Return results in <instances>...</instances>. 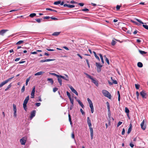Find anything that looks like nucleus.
<instances>
[{
    "instance_id": "1",
    "label": "nucleus",
    "mask_w": 148,
    "mask_h": 148,
    "mask_svg": "<svg viewBox=\"0 0 148 148\" xmlns=\"http://www.w3.org/2000/svg\"><path fill=\"white\" fill-rule=\"evenodd\" d=\"M87 122L90 130L91 139H92L93 135V128L92 127V124L91 123L90 120L88 117L87 118Z\"/></svg>"
},
{
    "instance_id": "2",
    "label": "nucleus",
    "mask_w": 148,
    "mask_h": 148,
    "mask_svg": "<svg viewBox=\"0 0 148 148\" xmlns=\"http://www.w3.org/2000/svg\"><path fill=\"white\" fill-rule=\"evenodd\" d=\"M85 74L88 78H90L92 80V82L94 83L97 86H98L99 84L98 83V81L97 80L93 78L92 76L88 75V74L86 73H85Z\"/></svg>"
},
{
    "instance_id": "3",
    "label": "nucleus",
    "mask_w": 148,
    "mask_h": 148,
    "mask_svg": "<svg viewBox=\"0 0 148 148\" xmlns=\"http://www.w3.org/2000/svg\"><path fill=\"white\" fill-rule=\"evenodd\" d=\"M102 92L104 96L110 99L111 98V95L110 94L107 90H103L102 91Z\"/></svg>"
},
{
    "instance_id": "4",
    "label": "nucleus",
    "mask_w": 148,
    "mask_h": 148,
    "mask_svg": "<svg viewBox=\"0 0 148 148\" xmlns=\"http://www.w3.org/2000/svg\"><path fill=\"white\" fill-rule=\"evenodd\" d=\"M29 99V96L28 95L25 98L23 103V107L24 110L26 111L27 109V104Z\"/></svg>"
},
{
    "instance_id": "5",
    "label": "nucleus",
    "mask_w": 148,
    "mask_h": 148,
    "mask_svg": "<svg viewBox=\"0 0 148 148\" xmlns=\"http://www.w3.org/2000/svg\"><path fill=\"white\" fill-rule=\"evenodd\" d=\"M146 120L144 119L140 124L141 128L143 130H145L146 128Z\"/></svg>"
},
{
    "instance_id": "6",
    "label": "nucleus",
    "mask_w": 148,
    "mask_h": 148,
    "mask_svg": "<svg viewBox=\"0 0 148 148\" xmlns=\"http://www.w3.org/2000/svg\"><path fill=\"white\" fill-rule=\"evenodd\" d=\"M14 77V76L12 77H10L8 79L5 80V81L2 82L0 84V88L3 86L4 85L7 83L9 81H10L12 79H13Z\"/></svg>"
},
{
    "instance_id": "7",
    "label": "nucleus",
    "mask_w": 148,
    "mask_h": 148,
    "mask_svg": "<svg viewBox=\"0 0 148 148\" xmlns=\"http://www.w3.org/2000/svg\"><path fill=\"white\" fill-rule=\"evenodd\" d=\"M96 65L97 68V71L98 72H100L101 70V68L102 65L100 64L99 63H96Z\"/></svg>"
},
{
    "instance_id": "8",
    "label": "nucleus",
    "mask_w": 148,
    "mask_h": 148,
    "mask_svg": "<svg viewBox=\"0 0 148 148\" xmlns=\"http://www.w3.org/2000/svg\"><path fill=\"white\" fill-rule=\"evenodd\" d=\"M27 138L25 137H23L20 140V142L22 145H25L26 142Z\"/></svg>"
},
{
    "instance_id": "9",
    "label": "nucleus",
    "mask_w": 148,
    "mask_h": 148,
    "mask_svg": "<svg viewBox=\"0 0 148 148\" xmlns=\"http://www.w3.org/2000/svg\"><path fill=\"white\" fill-rule=\"evenodd\" d=\"M140 95L143 98L146 99L147 98V94L145 91L144 90H142L140 93Z\"/></svg>"
},
{
    "instance_id": "10",
    "label": "nucleus",
    "mask_w": 148,
    "mask_h": 148,
    "mask_svg": "<svg viewBox=\"0 0 148 148\" xmlns=\"http://www.w3.org/2000/svg\"><path fill=\"white\" fill-rule=\"evenodd\" d=\"M69 87L73 92L76 95H78V93L77 91L73 88L72 86H69Z\"/></svg>"
},
{
    "instance_id": "11",
    "label": "nucleus",
    "mask_w": 148,
    "mask_h": 148,
    "mask_svg": "<svg viewBox=\"0 0 148 148\" xmlns=\"http://www.w3.org/2000/svg\"><path fill=\"white\" fill-rule=\"evenodd\" d=\"M65 75L66 76V77H65L61 75H59V77H60L61 78H62L63 79H65L66 81H68L69 80V78L68 75Z\"/></svg>"
},
{
    "instance_id": "12",
    "label": "nucleus",
    "mask_w": 148,
    "mask_h": 148,
    "mask_svg": "<svg viewBox=\"0 0 148 148\" xmlns=\"http://www.w3.org/2000/svg\"><path fill=\"white\" fill-rule=\"evenodd\" d=\"M35 86H34L32 90L31 93V97L32 98H34V93L35 92Z\"/></svg>"
},
{
    "instance_id": "13",
    "label": "nucleus",
    "mask_w": 148,
    "mask_h": 148,
    "mask_svg": "<svg viewBox=\"0 0 148 148\" xmlns=\"http://www.w3.org/2000/svg\"><path fill=\"white\" fill-rule=\"evenodd\" d=\"M36 111L35 110H33L31 112L30 118L32 119L34 117L36 114Z\"/></svg>"
},
{
    "instance_id": "14",
    "label": "nucleus",
    "mask_w": 148,
    "mask_h": 148,
    "mask_svg": "<svg viewBox=\"0 0 148 148\" xmlns=\"http://www.w3.org/2000/svg\"><path fill=\"white\" fill-rule=\"evenodd\" d=\"M107 105V108L108 109V116H109L110 115V106L109 103L108 102H106Z\"/></svg>"
},
{
    "instance_id": "15",
    "label": "nucleus",
    "mask_w": 148,
    "mask_h": 148,
    "mask_svg": "<svg viewBox=\"0 0 148 148\" xmlns=\"http://www.w3.org/2000/svg\"><path fill=\"white\" fill-rule=\"evenodd\" d=\"M8 29H3L0 31V35L3 36L4 33L8 31Z\"/></svg>"
},
{
    "instance_id": "16",
    "label": "nucleus",
    "mask_w": 148,
    "mask_h": 148,
    "mask_svg": "<svg viewBox=\"0 0 148 148\" xmlns=\"http://www.w3.org/2000/svg\"><path fill=\"white\" fill-rule=\"evenodd\" d=\"M90 107L91 109V111L92 113H93L94 111V109L93 106V103H91L89 104Z\"/></svg>"
},
{
    "instance_id": "17",
    "label": "nucleus",
    "mask_w": 148,
    "mask_h": 148,
    "mask_svg": "<svg viewBox=\"0 0 148 148\" xmlns=\"http://www.w3.org/2000/svg\"><path fill=\"white\" fill-rule=\"evenodd\" d=\"M44 73V72H43V71H40L39 72H37V73H36L34 74V75L35 76L40 75Z\"/></svg>"
},
{
    "instance_id": "18",
    "label": "nucleus",
    "mask_w": 148,
    "mask_h": 148,
    "mask_svg": "<svg viewBox=\"0 0 148 148\" xmlns=\"http://www.w3.org/2000/svg\"><path fill=\"white\" fill-rule=\"evenodd\" d=\"M99 55L100 57L101 60V61L102 63L103 64H104V61L103 60V57L102 54H101V53H99Z\"/></svg>"
},
{
    "instance_id": "19",
    "label": "nucleus",
    "mask_w": 148,
    "mask_h": 148,
    "mask_svg": "<svg viewBox=\"0 0 148 148\" xmlns=\"http://www.w3.org/2000/svg\"><path fill=\"white\" fill-rule=\"evenodd\" d=\"M58 80L60 86L62 85V80L60 77H58Z\"/></svg>"
},
{
    "instance_id": "20",
    "label": "nucleus",
    "mask_w": 148,
    "mask_h": 148,
    "mask_svg": "<svg viewBox=\"0 0 148 148\" xmlns=\"http://www.w3.org/2000/svg\"><path fill=\"white\" fill-rule=\"evenodd\" d=\"M60 32H54L52 34V35L53 36H57L60 34Z\"/></svg>"
},
{
    "instance_id": "21",
    "label": "nucleus",
    "mask_w": 148,
    "mask_h": 148,
    "mask_svg": "<svg viewBox=\"0 0 148 148\" xmlns=\"http://www.w3.org/2000/svg\"><path fill=\"white\" fill-rule=\"evenodd\" d=\"M132 128V125L131 124H130V127H129V128L128 129V131H127V133L128 134L130 133Z\"/></svg>"
},
{
    "instance_id": "22",
    "label": "nucleus",
    "mask_w": 148,
    "mask_h": 148,
    "mask_svg": "<svg viewBox=\"0 0 148 148\" xmlns=\"http://www.w3.org/2000/svg\"><path fill=\"white\" fill-rule=\"evenodd\" d=\"M125 112L127 114L128 116L130 112L129 109L125 107Z\"/></svg>"
},
{
    "instance_id": "23",
    "label": "nucleus",
    "mask_w": 148,
    "mask_h": 148,
    "mask_svg": "<svg viewBox=\"0 0 148 148\" xmlns=\"http://www.w3.org/2000/svg\"><path fill=\"white\" fill-rule=\"evenodd\" d=\"M78 101V103L80 105L81 107L82 108H84V106L83 104V103L81 102V101L79 100H78L77 101Z\"/></svg>"
},
{
    "instance_id": "24",
    "label": "nucleus",
    "mask_w": 148,
    "mask_h": 148,
    "mask_svg": "<svg viewBox=\"0 0 148 148\" xmlns=\"http://www.w3.org/2000/svg\"><path fill=\"white\" fill-rule=\"evenodd\" d=\"M137 66L139 67H142L143 66V64L141 62H138L137 64Z\"/></svg>"
},
{
    "instance_id": "25",
    "label": "nucleus",
    "mask_w": 148,
    "mask_h": 148,
    "mask_svg": "<svg viewBox=\"0 0 148 148\" xmlns=\"http://www.w3.org/2000/svg\"><path fill=\"white\" fill-rule=\"evenodd\" d=\"M138 51L139 52V53L142 55H143L144 54H145L147 53V52H146L145 51H141L140 49L138 50Z\"/></svg>"
},
{
    "instance_id": "26",
    "label": "nucleus",
    "mask_w": 148,
    "mask_h": 148,
    "mask_svg": "<svg viewBox=\"0 0 148 148\" xmlns=\"http://www.w3.org/2000/svg\"><path fill=\"white\" fill-rule=\"evenodd\" d=\"M47 81H49L50 82L51 84H53V79L51 78H48L47 79Z\"/></svg>"
},
{
    "instance_id": "27",
    "label": "nucleus",
    "mask_w": 148,
    "mask_h": 148,
    "mask_svg": "<svg viewBox=\"0 0 148 148\" xmlns=\"http://www.w3.org/2000/svg\"><path fill=\"white\" fill-rule=\"evenodd\" d=\"M36 15V13H33L31 14L29 16L31 17V18H33L34 16H35Z\"/></svg>"
},
{
    "instance_id": "28",
    "label": "nucleus",
    "mask_w": 148,
    "mask_h": 148,
    "mask_svg": "<svg viewBox=\"0 0 148 148\" xmlns=\"http://www.w3.org/2000/svg\"><path fill=\"white\" fill-rule=\"evenodd\" d=\"M69 119L71 124H72V121L71 115L69 114H68Z\"/></svg>"
},
{
    "instance_id": "29",
    "label": "nucleus",
    "mask_w": 148,
    "mask_h": 148,
    "mask_svg": "<svg viewBox=\"0 0 148 148\" xmlns=\"http://www.w3.org/2000/svg\"><path fill=\"white\" fill-rule=\"evenodd\" d=\"M13 108L14 112H16V106L14 104H13Z\"/></svg>"
},
{
    "instance_id": "30",
    "label": "nucleus",
    "mask_w": 148,
    "mask_h": 148,
    "mask_svg": "<svg viewBox=\"0 0 148 148\" xmlns=\"http://www.w3.org/2000/svg\"><path fill=\"white\" fill-rule=\"evenodd\" d=\"M135 19L141 24H144V23L142 21H141L139 19H138L136 18H135Z\"/></svg>"
},
{
    "instance_id": "31",
    "label": "nucleus",
    "mask_w": 148,
    "mask_h": 148,
    "mask_svg": "<svg viewBox=\"0 0 148 148\" xmlns=\"http://www.w3.org/2000/svg\"><path fill=\"white\" fill-rule=\"evenodd\" d=\"M117 92L118 95V100L119 101V102L120 100V95L119 93V91H117Z\"/></svg>"
},
{
    "instance_id": "32",
    "label": "nucleus",
    "mask_w": 148,
    "mask_h": 148,
    "mask_svg": "<svg viewBox=\"0 0 148 148\" xmlns=\"http://www.w3.org/2000/svg\"><path fill=\"white\" fill-rule=\"evenodd\" d=\"M24 42L23 40H20L18 42L16 43V44L17 45H19L22 43H23Z\"/></svg>"
},
{
    "instance_id": "33",
    "label": "nucleus",
    "mask_w": 148,
    "mask_h": 148,
    "mask_svg": "<svg viewBox=\"0 0 148 148\" xmlns=\"http://www.w3.org/2000/svg\"><path fill=\"white\" fill-rule=\"evenodd\" d=\"M11 84H10L9 85H8L7 88L5 89V91H7L8 90V89L10 88L11 87Z\"/></svg>"
},
{
    "instance_id": "34",
    "label": "nucleus",
    "mask_w": 148,
    "mask_h": 148,
    "mask_svg": "<svg viewBox=\"0 0 148 148\" xmlns=\"http://www.w3.org/2000/svg\"><path fill=\"white\" fill-rule=\"evenodd\" d=\"M46 10H50V11H53L55 12H57V11H56V10L52 9H51V8H46Z\"/></svg>"
},
{
    "instance_id": "35",
    "label": "nucleus",
    "mask_w": 148,
    "mask_h": 148,
    "mask_svg": "<svg viewBox=\"0 0 148 148\" xmlns=\"http://www.w3.org/2000/svg\"><path fill=\"white\" fill-rule=\"evenodd\" d=\"M135 85L136 89H139L140 87V85L139 84H135Z\"/></svg>"
},
{
    "instance_id": "36",
    "label": "nucleus",
    "mask_w": 148,
    "mask_h": 148,
    "mask_svg": "<svg viewBox=\"0 0 148 148\" xmlns=\"http://www.w3.org/2000/svg\"><path fill=\"white\" fill-rule=\"evenodd\" d=\"M60 3V1H55L54 2V4L56 5H58Z\"/></svg>"
},
{
    "instance_id": "37",
    "label": "nucleus",
    "mask_w": 148,
    "mask_h": 148,
    "mask_svg": "<svg viewBox=\"0 0 148 148\" xmlns=\"http://www.w3.org/2000/svg\"><path fill=\"white\" fill-rule=\"evenodd\" d=\"M75 7V6L74 5H71L70 4H68V7L72 8H74Z\"/></svg>"
},
{
    "instance_id": "38",
    "label": "nucleus",
    "mask_w": 148,
    "mask_h": 148,
    "mask_svg": "<svg viewBox=\"0 0 148 148\" xmlns=\"http://www.w3.org/2000/svg\"><path fill=\"white\" fill-rule=\"evenodd\" d=\"M50 74L52 75H53L55 76H56L57 77H58L59 75L56 74L54 73H51Z\"/></svg>"
},
{
    "instance_id": "39",
    "label": "nucleus",
    "mask_w": 148,
    "mask_h": 148,
    "mask_svg": "<svg viewBox=\"0 0 148 148\" xmlns=\"http://www.w3.org/2000/svg\"><path fill=\"white\" fill-rule=\"evenodd\" d=\"M87 101L88 103L89 104L92 103V102L91 101L89 98H88L87 99Z\"/></svg>"
},
{
    "instance_id": "40",
    "label": "nucleus",
    "mask_w": 148,
    "mask_h": 148,
    "mask_svg": "<svg viewBox=\"0 0 148 148\" xmlns=\"http://www.w3.org/2000/svg\"><path fill=\"white\" fill-rule=\"evenodd\" d=\"M82 11H85L86 12H88L89 11V10L88 9L85 8V9H83L82 10Z\"/></svg>"
},
{
    "instance_id": "41",
    "label": "nucleus",
    "mask_w": 148,
    "mask_h": 148,
    "mask_svg": "<svg viewBox=\"0 0 148 148\" xmlns=\"http://www.w3.org/2000/svg\"><path fill=\"white\" fill-rule=\"evenodd\" d=\"M69 99H70V100L71 103L72 104V105H73V99H72L71 98V97L70 98H69Z\"/></svg>"
},
{
    "instance_id": "42",
    "label": "nucleus",
    "mask_w": 148,
    "mask_h": 148,
    "mask_svg": "<svg viewBox=\"0 0 148 148\" xmlns=\"http://www.w3.org/2000/svg\"><path fill=\"white\" fill-rule=\"evenodd\" d=\"M116 42L115 41L113 40L111 44L112 45L114 46L115 45V44H116Z\"/></svg>"
},
{
    "instance_id": "43",
    "label": "nucleus",
    "mask_w": 148,
    "mask_h": 148,
    "mask_svg": "<svg viewBox=\"0 0 148 148\" xmlns=\"http://www.w3.org/2000/svg\"><path fill=\"white\" fill-rule=\"evenodd\" d=\"M143 26L145 29L148 30V25H143Z\"/></svg>"
},
{
    "instance_id": "44",
    "label": "nucleus",
    "mask_w": 148,
    "mask_h": 148,
    "mask_svg": "<svg viewBox=\"0 0 148 148\" xmlns=\"http://www.w3.org/2000/svg\"><path fill=\"white\" fill-rule=\"evenodd\" d=\"M66 94H67V95L68 96L69 98H71L70 93L69 92H68V91L66 92Z\"/></svg>"
},
{
    "instance_id": "45",
    "label": "nucleus",
    "mask_w": 148,
    "mask_h": 148,
    "mask_svg": "<svg viewBox=\"0 0 148 148\" xmlns=\"http://www.w3.org/2000/svg\"><path fill=\"white\" fill-rule=\"evenodd\" d=\"M25 86H24H24H23V87H22V89H21V92H24V91H25Z\"/></svg>"
},
{
    "instance_id": "46",
    "label": "nucleus",
    "mask_w": 148,
    "mask_h": 148,
    "mask_svg": "<svg viewBox=\"0 0 148 148\" xmlns=\"http://www.w3.org/2000/svg\"><path fill=\"white\" fill-rule=\"evenodd\" d=\"M136 93L137 98L138 99V98H139V93L138 91H136Z\"/></svg>"
},
{
    "instance_id": "47",
    "label": "nucleus",
    "mask_w": 148,
    "mask_h": 148,
    "mask_svg": "<svg viewBox=\"0 0 148 148\" xmlns=\"http://www.w3.org/2000/svg\"><path fill=\"white\" fill-rule=\"evenodd\" d=\"M29 79H30L29 78L27 79L26 80V83H25L26 86L28 84V83L29 81Z\"/></svg>"
},
{
    "instance_id": "48",
    "label": "nucleus",
    "mask_w": 148,
    "mask_h": 148,
    "mask_svg": "<svg viewBox=\"0 0 148 148\" xmlns=\"http://www.w3.org/2000/svg\"><path fill=\"white\" fill-rule=\"evenodd\" d=\"M121 6L117 5L116 6V9L117 10H119L120 9Z\"/></svg>"
},
{
    "instance_id": "49",
    "label": "nucleus",
    "mask_w": 148,
    "mask_h": 148,
    "mask_svg": "<svg viewBox=\"0 0 148 148\" xmlns=\"http://www.w3.org/2000/svg\"><path fill=\"white\" fill-rule=\"evenodd\" d=\"M86 61L87 64L88 65V67L89 68L90 67V64H89V62L88 60L87 59H86Z\"/></svg>"
},
{
    "instance_id": "50",
    "label": "nucleus",
    "mask_w": 148,
    "mask_h": 148,
    "mask_svg": "<svg viewBox=\"0 0 148 148\" xmlns=\"http://www.w3.org/2000/svg\"><path fill=\"white\" fill-rule=\"evenodd\" d=\"M58 89V88H57L56 87L54 88L53 89V91L54 92H55Z\"/></svg>"
},
{
    "instance_id": "51",
    "label": "nucleus",
    "mask_w": 148,
    "mask_h": 148,
    "mask_svg": "<svg viewBox=\"0 0 148 148\" xmlns=\"http://www.w3.org/2000/svg\"><path fill=\"white\" fill-rule=\"evenodd\" d=\"M71 137L75 139V135L73 132L71 134Z\"/></svg>"
},
{
    "instance_id": "52",
    "label": "nucleus",
    "mask_w": 148,
    "mask_h": 148,
    "mask_svg": "<svg viewBox=\"0 0 148 148\" xmlns=\"http://www.w3.org/2000/svg\"><path fill=\"white\" fill-rule=\"evenodd\" d=\"M80 111H81L82 115H84L85 114L82 108L80 109Z\"/></svg>"
},
{
    "instance_id": "53",
    "label": "nucleus",
    "mask_w": 148,
    "mask_h": 148,
    "mask_svg": "<svg viewBox=\"0 0 148 148\" xmlns=\"http://www.w3.org/2000/svg\"><path fill=\"white\" fill-rule=\"evenodd\" d=\"M122 122L120 121H119L117 124V127H118L119 126L121 125L122 124Z\"/></svg>"
},
{
    "instance_id": "54",
    "label": "nucleus",
    "mask_w": 148,
    "mask_h": 148,
    "mask_svg": "<svg viewBox=\"0 0 148 148\" xmlns=\"http://www.w3.org/2000/svg\"><path fill=\"white\" fill-rule=\"evenodd\" d=\"M106 60L108 64L109 65L110 64L109 60L107 58H106Z\"/></svg>"
},
{
    "instance_id": "55",
    "label": "nucleus",
    "mask_w": 148,
    "mask_h": 148,
    "mask_svg": "<svg viewBox=\"0 0 148 148\" xmlns=\"http://www.w3.org/2000/svg\"><path fill=\"white\" fill-rule=\"evenodd\" d=\"M53 60H54L51 59H47L45 60V62H49V61H53Z\"/></svg>"
},
{
    "instance_id": "56",
    "label": "nucleus",
    "mask_w": 148,
    "mask_h": 148,
    "mask_svg": "<svg viewBox=\"0 0 148 148\" xmlns=\"http://www.w3.org/2000/svg\"><path fill=\"white\" fill-rule=\"evenodd\" d=\"M35 104L36 106L38 107L40 106L41 103H37Z\"/></svg>"
},
{
    "instance_id": "57",
    "label": "nucleus",
    "mask_w": 148,
    "mask_h": 148,
    "mask_svg": "<svg viewBox=\"0 0 148 148\" xmlns=\"http://www.w3.org/2000/svg\"><path fill=\"white\" fill-rule=\"evenodd\" d=\"M36 21L38 23H40L41 22L40 19L39 18L36 19Z\"/></svg>"
},
{
    "instance_id": "58",
    "label": "nucleus",
    "mask_w": 148,
    "mask_h": 148,
    "mask_svg": "<svg viewBox=\"0 0 148 148\" xmlns=\"http://www.w3.org/2000/svg\"><path fill=\"white\" fill-rule=\"evenodd\" d=\"M50 18V17L49 16H46L43 17V18L46 19H48Z\"/></svg>"
},
{
    "instance_id": "59",
    "label": "nucleus",
    "mask_w": 148,
    "mask_h": 148,
    "mask_svg": "<svg viewBox=\"0 0 148 148\" xmlns=\"http://www.w3.org/2000/svg\"><path fill=\"white\" fill-rule=\"evenodd\" d=\"M46 49L48 51H55V50L53 49Z\"/></svg>"
},
{
    "instance_id": "60",
    "label": "nucleus",
    "mask_w": 148,
    "mask_h": 148,
    "mask_svg": "<svg viewBox=\"0 0 148 148\" xmlns=\"http://www.w3.org/2000/svg\"><path fill=\"white\" fill-rule=\"evenodd\" d=\"M78 5L81 6H83L84 5V3H79Z\"/></svg>"
},
{
    "instance_id": "61",
    "label": "nucleus",
    "mask_w": 148,
    "mask_h": 148,
    "mask_svg": "<svg viewBox=\"0 0 148 148\" xmlns=\"http://www.w3.org/2000/svg\"><path fill=\"white\" fill-rule=\"evenodd\" d=\"M125 133V130L124 128H123L122 132V135H124Z\"/></svg>"
},
{
    "instance_id": "62",
    "label": "nucleus",
    "mask_w": 148,
    "mask_h": 148,
    "mask_svg": "<svg viewBox=\"0 0 148 148\" xmlns=\"http://www.w3.org/2000/svg\"><path fill=\"white\" fill-rule=\"evenodd\" d=\"M95 57L96 59L98 60L99 61H100V59L99 57L97 56V55L95 56Z\"/></svg>"
},
{
    "instance_id": "63",
    "label": "nucleus",
    "mask_w": 148,
    "mask_h": 148,
    "mask_svg": "<svg viewBox=\"0 0 148 148\" xmlns=\"http://www.w3.org/2000/svg\"><path fill=\"white\" fill-rule=\"evenodd\" d=\"M131 21L133 23H134L136 25H138V23L137 22H135V21H134L133 20H131Z\"/></svg>"
},
{
    "instance_id": "64",
    "label": "nucleus",
    "mask_w": 148,
    "mask_h": 148,
    "mask_svg": "<svg viewBox=\"0 0 148 148\" xmlns=\"http://www.w3.org/2000/svg\"><path fill=\"white\" fill-rule=\"evenodd\" d=\"M63 48L65 49L66 50H69V48L66 46H64L63 47Z\"/></svg>"
}]
</instances>
